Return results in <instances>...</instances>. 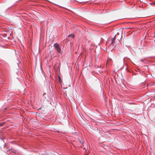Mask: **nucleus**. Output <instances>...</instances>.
Returning <instances> with one entry per match:
<instances>
[{
    "mask_svg": "<svg viewBox=\"0 0 155 155\" xmlns=\"http://www.w3.org/2000/svg\"><path fill=\"white\" fill-rule=\"evenodd\" d=\"M59 78V81L60 83H61V78Z\"/></svg>",
    "mask_w": 155,
    "mask_h": 155,
    "instance_id": "11",
    "label": "nucleus"
},
{
    "mask_svg": "<svg viewBox=\"0 0 155 155\" xmlns=\"http://www.w3.org/2000/svg\"><path fill=\"white\" fill-rule=\"evenodd\" d=\"M58 78H60V76H59Z\"/></svg>",
    "mask_w": 155,
    "mask_h": 155,
    "instance_id": "16",
    "label": "nucleus"
},
{
    "mask_svg": "<svg viewBox=\"0 0 155 155\" xmlns=\"http://www.w3.org/2000/svg\"><path fill=\"white\" fill-rule=\"evenodd\" d=\"M53 46L54 47L58 53H61V49L58 44L57 43H56L54 44Z\"/></svg>",
    "mask_w": 155,
    "mask_h": 155,
    "instance_id": "2",
    "label": "nucleus"
},
{
    "mask_svg": "<svg viewBox=\"0 0 155 155\" xmlns=\"http://www.w3.org/2000/svg\"><path fill=\"white\" fill-rule=\"evenodd\" d=\"M56 4L63 8V6L67 5L69 3L68 0H55Z\"/></svg>",
    "mask_w": 155,
    "mask_h": 155,
    "instance_id": "1",
    "label": "nucleus"
},
{
    "mask_svg": "<svg viewBox=\"0 0 155 155\" xmlns=\"http://www.w3.org/2000/svg\"><path fill=\"white\" fill-rule=\"evenodd\" d=\"M111 78V81H114V80H115V81H116V78Z\"/></svg>",
    "mask_w": 155,
    "mask_h": 155,
    "instance_id": "9",
    "label": "nucleus"
},
{
    "mask_svg": "<svg viewBox=\"0 0 155 155\" xmlns=\"http://www.w3.org/2000/svg\"><path fill=\"white\" fill-rule=\"evenodd\" d=\"M127 103L128 104H134V103H133L130 102H127Z\"/></svg>",
    "mask_w": 155,
    "mask_h": 155,
    "instance_id": "10",
    "label": "nucleus"
},
{
    "mask_svg": "<svg viewBox=\"0 0 155 155\" xmlns=\"http://www.w3.org/2000/svg\"><path fill=\"white\" fill-rule=\"evenodd\" d=\"M114 42V41H112L110 45L111 46H112V47H113V46Z\"/></svg>",
    "mask_w": 155,
    "mask_h": 155,
    "instance_id": "8",
    "label": "nucleus"
},
{
    "mask_svg": "<svg viewBox=\"0 0 155 155\" xmlns=\"http://www.w3.org/2000/svg\"><path fill=\"white\" fill-rule=\"evenodd\" d=\"M78 140L79 141V142L81 143H83V141H82L81 140H80V139H78Z\"/></svg>",
    "mask_w": 155,
    "mask_h": 155,
    "instance_id": "6",
    "label": "nucleus"
},
{
    "mask_svg": "<svg viewBox=\"0 0 155 155\" xmlns=\"http://www.w3.org/2000/svg\"><path fill=\"white\" fill-rule=\"evenodd\" d=\"M76 1L77 2H79L80 3H82L84 2V1H83L82 0H76Z\"/></svg>",
    "mask_w": 155,
    "mask_h": 155,
    "instance_id": "5",
    "label": "nucleus"
},
{
    "mask_svg": "<svg viewBox=\"0 0 155 155\" xmlns=\"http://www.w3.org/2000/svg\"><path fill=\"white\" fill-rule=\"evenodd\" d=\"M71 37V38H74V35L73 34H71L70 35H69L68 36V37Z\"/></svg>",
    "mask_w": 155,
    "mask_h": 155,
    "instance_id": "4",
    "label": "nucleus"
},
{
    "mask_svg": "<svg viewBox=\"0 0 155 155\" xmlns=\"http://www.w3.org/2000/svg\"><path fill=\"white\" fill-rule=\"evenodd\" d=\"M117 35H118V36L119 35V38H120V39L121 38V35H119V33H117V34L114 36V37L111 39V41H114V40H115L116 36Z\"/></svg>",
    "mask_w": 155,
    "mask_h": 155,
    "instance_id": "3",
    "label": "nucleus"
},
{
    "mask_svg": "<svg viewBox=\"0 0 155 155\" xmlns=\"http://www.w3.org/2000/svg\"><path fill=\"white\" fill-rule=\"evenodd\" d=\"M2 140H3V138H0Z\"/></svg>",
    "mask_w": 155,
    "mask_h": 155,
    "instance_id": "12",
    "label": "nucleus"
},
{
    "mask_svg": "<svg viewBox=\"0 0 155 155\" xmlns=\"http://www.w3.org/2000/svg\"><path fill=\"white\" fill-rule=\"evenodd\" d=\"M5 123L3 122L0 124V126H2Z\"/></svg>",
    "mask_w": 155,
    "mask_h": 155,
    "instance_id": "7",
    "label": "nucleus"
},
{
    "mask_svg": "<svg viewBox=\"0 0 155 155\" xmlns=\"http://www.w3.org/2000/svg\"><path fill=\"white\" fill-rule=\"evenodd\" d=\"M6 108L5 109V110H6Z\"/></svg>",
    "mask_w": 155,
    "mask_h": 155,
    "instance_id": "15",
    "label": "nucleus"
},
{
    "mask_svg": "<svg viewBox=\"0 0 155 155\" xmlns=\"http://www.w3.org/2000/svg\"><path fill=\"white\" fill-rule=\"evenodd\" d=\"M108 61H107V63H106L107 66V64H108Z\"/></svg>",
    "mask_w": 155,
    "mask_h": 155,
    "instance_id": "13",
    "label": "nucleus"
},
{
    "mask_svg": "<svg viewBox=\"0 0 155 155\" xmlns=\"http://www.w3.org/2000/svg\"><path fill=\"white\" fill-rule=\"evenodd\" d=\"M45 93H44V94H43V95H45Z\"/></svg>",
    "mask_w": 155,
    "mask_h": 155,
    "instance_id": "14",
    "label": "nucleus"
}]
</instances>
